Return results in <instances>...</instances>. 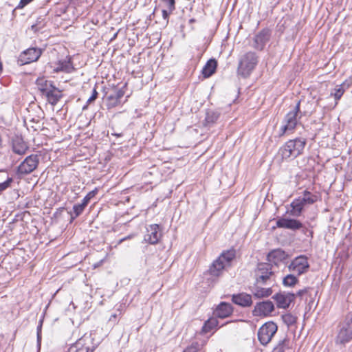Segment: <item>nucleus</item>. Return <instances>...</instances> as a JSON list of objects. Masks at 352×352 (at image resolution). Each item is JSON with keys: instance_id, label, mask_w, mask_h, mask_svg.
<instances>
[{"instance_id": "obj_1", "label": "nucleus", "mask_w": 352, "mask_h": 352, "mask_svg": "<svg viewBox=\"0 0 352 352\" xmlns=\"http://www.w3.org/2000/svg\"><path fill=\"white\" fill-rule=\"evenodd\" d=\"M300 100L292 107L291 110L285 116L282 125L279 129V136L289 135L294 132L300 119L302 117V112L300 109Z\"/></svg>"}, {"instance_id": "obj_2", "label": "nucleus", "mask_w": 352, "mask_h": 352, "mask_svg": "<svg viewBox=\"0 0 352 352\" xmlns=\"http://www.w3.org/2000/svg\"><path fill=\"white\" fill-rule=\"evenodd\" d=\"M306 144L307 140L304 138L289 140L280 148L279 153L283 159L296 157L302 153Z\"/></svg>"}, {"instance_id": "obj_3", "label": "nucleus", "mask_w": 352, "mask_h": 352, "mask_svg": "<svg viewBox=\"0 0 352 352\" xmlns=\"http://www.w3.org/2000/svg\"><path fill=\"white\" fill-rule=\"evenodd\" d=\"M235 257L233 250L223 252L210 266L208 273L212 277H219L223 272L231 265V262Z\"/></svg>"}, {"instance_id": "obj_4", "label": "nucleus", "mask_w": 352, "mask_h": 352, "mask_svg": "<svg viewBox=\"0 0 352 352\" xmlns=\"http://www.w3.org/2000/svg\"><path fill=\"white\" fill-rule=\"evenodd\" d=\"M352 340V311L347 313L338 325L336 343L345 344Z\"/></svg>"}, {"instance_id": "obj_5", "label": "nucleus", "mask_w": 352, "mask_h": 352, "mask_svg": "<svg viewBox=\"0 0 352 352\" xmlns=\"http://www.w3.org/2000/svg\"><path fill=\"white\" fill-rule=\"evenodd\" d=\"M258 63V57L256 53L248 52L243 54L239 63L237 73L243 78L248 77Z\"/></svg>"}, {"instance_id": "obj_6", "label": "nucleus", "mask_w": 352, "mask_h": 352, "mask_svg": "<svg viewBox=\"0 0 352 352\" xmlns=\"http://www.w3.org/2000/svg\"><path fill=\"white\" fill-rule=\"evenodd\" d=\"M274 273L272 269V265L267 263L258 264L255 271L256 282L257 284H271L274 282Z\"/></svg>"}, {"instance_id": "obj_7", "label": "nucleus", "mask_w": 352, "mask_h": 352, "mask_svg": "<svg viewBox=\"0 0 352 352\" xmlns=\"http://www.w3.org/2000/svg\"><path fill=\"white\" fill-rule=\"evenodd\" d=\"M276 226L277 228L287 229L292 231L302 230V232L305 234H307V233L309 232L310 237H313V232L305 228L302 223L296 219L280 218L276 221Z\"/></svg>"}, {"instance_id": "obj_8", "label": "nucleus", "mask_w": 352, "mask_h": 352, "mask_svg": "<svg viewBox=\"0 0 352 352\" xmlns=\"http://www.w3.org/2000/svg\"><path fill=\"white\" fill-rule=\"evenodd\" d=\"M278 330L277 325L272 321L263 324L258 331V339L261 344L267 345Z\"/></svg>"}, {"instance_id": "obj_9", "label": "nucleus", "mask_w": 352, "mask_h": 352, "mask_svg": "<svg viewBox=\"0 0 352 352\" xmlns=\"http://www.w3.org/2000/svg\"><path fill=\"white\" fill-rule=\"evenodd\" d=\"M289 270L296 276H300L309 270V264L308 258L304 255H300L294 258L288 266Z\"/></svg>"}, {"instance_id": "obj_10", "label": "nucleus", "mask_w": 352, "mask_h": 352, "mask_svg": "<svg viewBox=\"0 0 352 352\" xmlns=\"http://www.w3.org/2000/svg\"><path fill=\"white\" fill-rule=\"evenodd\" d=\"M39 163V157L37 155L28 156L18 166L17 173L20 175H28L33 172Z\"/></svg>"}, {"instance_id": "obj_11", "label": "nucleus", "mask_w": 352, "mask_h": 352, "mask_svg": "<svg viewBox=\"0 0 352 352\" xmlns=\"http://www.w3.org/2000/svg\"><path fill=\"white\" fill-rule=\"evenodd\" d=\"M42 54V50L36 47H30L23 51L19 56V61L23 65L36 61Z\"/></svg>"}, {"instance_id": "obj_12", "label": "nucleus", "mask_w": 352, "mask_h": 352, "mask_svg": "<svg viewBox=\"0 0 352 352\" xmlns=\"http://www.w3.org/2000/svg\"><path fill=\"white\" fill-rule=\"evenodd\" d=\"M274 310V305L270 300H266L256 303L253 315L255 316H268Z\"/></svg>"}, {"instance_id": "obj_13", "label": "nucleus", "mask_w": 352, "mask_h": 352, "mask_svg": "<svg viewBox=\"0 0 352 352\" xmlns=\"http://www.w3.org/2000/svg\"><path fill=\"white\" fill-rule=\"evenodd\" d=\"M296 294L290 292H280L273 296L278 308L286 309L295 299Z\"/></svg>"}, {"instance_id": "obj_14", "label": "nucleus", "mask_w": 352, "mask_h": 352, "mask_svg": "<svg viewBox=\"0 0 352 352\" xmlns=\"http://www.w3.org/2000/svg\"><path fill=\"white\" fill-rule=\"evenodd\" d=\"M146 232L144 240L151 244L157 243L162 236V232L157 224L150 225L146 228Z\"/></svg>"}, {"instance_id": "obj_15", "label": "nucleus", "mask_w": 352, "mask_h": 352, "mask_svg": "<svg viewBox=\"0 0 352 352\" xmlns=\"http://www.w3.org/2000/svg\"><path fill=\"white\" fill-rule=\"evenodd\" d=\"M271 36V32L269 29H263L259 32L254 39V47L262 50Z\"/></svg>"}, {"instance_id": "obj_16", "label": "nucleus", "mask_w": 352, "mask_h": 352, "mask_svg": "<svg viewBox=\"0 0 352 352\" xmlns=\"http://www.w3.org/2000/svg\"><path fill=\"white\" fill-rule=\"evenodd\" d=\"M42 96L46 98L50 104L54 106L62 98L63 94L62 91L54 85L52 87V89H50Z\"/></svg>"}, {"instance_id": "obj_17", "label": "nucleus", "mask_w": 352, "mask_h": 352, "mask_svg": "<svg viewBox=\"0 0 352 352\" xmlns=\"http://www.w3.org/2000/svg\"><path fill=\"white\" fill-rule=\"evenodd\" d=\"M287 258L286 252L280 249H276L271 251L267 256L268 263L272 265H277L279 262L285 260Z\"/></svg>"}, {"instance_id": "obj_18", "label": "nucleus", "mask_w": 352, "mask_h": 352, "mask_svg": "<svg viewBox=\"0 0 352 352\" xmlns=\"http://www.w3.org/2000/svg\"><path fill=\"white\" fill-rule=\"evenodd\" d=\"M124 95L122 89H115L113 93L107 97V106L108 109L113 108L120 104V100Z\"/></svg>"}, {"instance_id": "obj_19", "label": "nucleus", "mask_w": 352, "mask_h": 352, "mask_svg": "<svg viewBox=\"0 0 352 352\" xmlns=\"http://www.w3.org/2000/svg\"><path fill=\"white\" fill-rule=\"evenodd\" d=\"M232 300L234 303L242 307H250L252 304L251 295L245 293L233 295Z\"/></svg>"}, {"instance_id": "obj_20", "label": "nucleus", "mask_w": 352, "mask_h": 352, "mask_svg": "<svg viewBox=\"0 0 352 352\" xmlns=\"http://www.w3.org/2000/svg\"><path fill=\"white\" fill-rule=\"evenodd\" d=\"M305 205L301 201V199L297 198L293 200L290 204L291 210H287V213L291 216L298 217L302 214Z\"/></svg>"}, {"instance_id": "obj_21", "label": "nucleus", "mask_w": 352, "mask_h": 352, "mask_svg": "<svg viewBox=\"0 0 352 352\" xmlns=\"http://www.w3.org/2000/svg\"><path fill=\"white\" fill-rule=\"evenodd\" d=\"M28 148L27 144L21 138L16 136L12 140V150L15 153L21 155H24Z\"/></svg>"}, {"instance_id": "obj_22", "label": "nucleus", "mask_w": 352, "mask_h": 352, "mask_svg": "<svg viewBox=\"0 0 352 352\" xmlns=\"http://www.w3.org/2000/svg\"><path fill=\"white\" fill-rule=\"evenodd\" d=\"M232 313V305L229 303L221 302L216 309L214 315L219 318H225Z\"/></svg>"}, {"instance_id": "obj_23", "label": "nucleus", "mask_w": 352, "mask_h": 352, "mask_svg": "<svg viewBox=\"0 0 352 352\" xmlns=\"http://www.w3.org/2000/svg\"><path fill=\"white\" fill-rule=\"evenodd\" d=\"M36 85L42 95L47 92L50 89H52V87L54 86L52 81L47 80L44 77L38 78L36 80Z\"/></svg>"}, {"instance_id": "obj_24", "label": "nucleus", "mask_w": 352, "mask_h": 352, "mask_svg": "<svg viewBox=\"0 0 352 352\" xmlns=\"http://www.w3.org/2000/svg\"><path fill=\"white\" fill-rule=\"evenodd\" d=\"M217 63L214 59H210L202 69V74L205 78L212 76L216 70Z\"/></svg>"}, {"instance_id": "obj_25", "label": "nucleus", "mask_w": 352, "mask_h": 352, "mask_svg": "<svg viewBox=\"0 0 352 352\" xmlns=\"http://www.w3.org/2000/svg\"><path fill=\"white\" fill-rule=\"evenodd\" d=\"M350 84H346L345 82L338 85L334 88L333 91L331 93V95L333 96L336 100H338L344 93L345 89L348 88Z\"/></svg>"}, {"instance_id": "obj_26", "label": "nucleus", "mask_w": 352, "mask_h": 352, "mask_svg": "<svg viewBox=\"0 0 352 352\" xmlns=\"http://www.w3.org/2000/svg\"><path fill=\"white\" fill-rule=\"evenodd\" d=\"M0 176L3 179H6L3 182H0V192H2L10 186L13 179L9 176L7 172H0Z\"/></svg>"}, {"instance_id": "obj_27", "label": "nucleus", "mask_w": 352, "mask_h": 352, "mask_svg": "<svg viewBox=\"0 0 352 352\" xmlns=\"http://www.w3.org/2000/svg\"><path fill=\"white\" fill-rule=\"evenodd\" d=\"M218 325L217 319L215 318H210L207 321L205 322L203 327L202 331L204 333H208L212 331L213 329L217 327Z\"/></svg>"}, {"instance_id": "obj_28", "label": "nucleus", "mask_w": 352, "mask_h": 352, "mask_svg": "<svg viewBox=\"0 0 352 352\" xmlns=\"http://www.w3.org/2000/svg\"><path fill=\"white\" fill-rule=\"evenodd\" d=\"M302 202L305 206L307 204H313L316 201V196L312 195L310 192L305 190L302 197H299Z\"/></svg>"}, {"instance_id": "obj_29", "label": "nucleus", "mask_w": 352, "mask_h": 352, "mask_svg": "<svg viewBox=\"0 0 352 352\" xmlns=\"http://www.w3.org/2000/svg\"><path fill=\"white\" fill-rule=\"evenodd\" d=\"M272 293V290L271 288H261L256 287L254 289V295L256 298H264L270 296Z\"/></svg>"}, {"instance_id": "obj_30", "label": "nucleus", "mask_w": 352, "mask_h": 352, "mask_svg": "<svg viewBox=\"0 0 352 352\" xmlns=\"http://www.w3.org/2000/svg\"><path fill=\"white\" fill-rule=\"evenodd\" d=\"M219 118V114L214 111H208L206 112L205 124L206 125H210L214 124Z\"/></svg>"}, {"instance_id": "obj_31", "label": "nucleus", "mask_w": 352, "mask_h": 352, "mask_svg": "<svg viewBox=\"0 0 352 352\" xmlns=\"http://www.w3.org/2000/svg\"><path fill=\"white\" fill-rule=\"evenodd\" d=\"M54 70L56 72H70L72 70V65L69 61L63 60L59 61L58 63V67L54 68Z\"/></svg>"}, {"instance_id": "obj_32", "label": "nucleus", "mask_w": 352, "mask_h": 352, "mask_svg": "<svg viewBox=\"0 0 352 352\" xmlns=\"http://www.w3.org/2000/svg\"><path fill=\"white\" fill-rule=\"evenodd\" d=\"M298 282V280L297 277L295 276V274L293 273V274H288L287 275L283 280V283L285 286L288 287H292L294 286Z\"/></svg>"}, {"instance_id": "obj_33", "label": "nucleus", "mask_w": 352, "mask_h": 352, "mask_svg": "<svg viewBox=\"0 0 352 352\" xmlns=\"http://www.w3.org/2000/svg\"><path fill=\"white\" fill-rule=\"evenodd\" d=\"M85 207H86V206L83 205L82 203L78 204H75L73 206V211H74V215L71 214L72 219H74L75 218H76L79 215H80L82 213V212L84 211Z\"/></svg>"}, {"instance_id": "obj_34", "label": "nucleus", "mask_w": 352, "mask_h": 352, "mask_svg": "<svg viewBox=\"0 0 352 352\" xmlns=\"http://www.w3.org/2000/svg\"><path fill=\"white\" fill-rule=\"evenodd\" d=\"M282 320L286 325L289 327L296 323V317L293 316L292 314L288 313L282 316Z\"/></svg>"}, {"instance_id": "obj_35", "label": "nucleus", "mask_w": 352, "mask_h": 352, "mask_svg": "<svg viewBox=\"0 0 352 352\" xmlns=\"http://www.w3.org/2000/svg\"><path fill=\"white\" fill-rule=\"evenodd\" d=\"M97 192V189H95L91 192H89L82 199V203L83 205H85L86 206L89 204L90 199L93 198Z\"/></svg>"}, {"instance_id": "obj_36", "label": "nucleus", "mask_w": 352, "mask_h": 352, "mask_svg": "<svg viewBox=\"0 0 352 352\" xmlns=\"http://www.w3.org/2000/svg\"><path fill=\"white\" fill-rule=\"evenodd\" d=\"M82 345L80 340L75 343V344L70 346L69 349V352H80L84 351L82 349H79V346Z\"/></svg>"}, {"instance_id": "obj_37", "label": "nucleus", "mask_w": 352, "mask_h": 352, "mask_svg": "<svg viewBox=\"0 0 352 352\" xmlns=\"http://www.w3.org/2000/svg\"><path fill=\"white\" fill-rule=\"evenodd\" d=\"M164 7L168 9H175V0H162Z\"/></svg>"}, {"instance_id": "obj_38", "label": "nucleus", "mask_w": 352, "mask_h": 352, "mask_svg": "<svg viewBox=\"0 0 352 352\" xmlns=\"http://www.w3.org/2000/svg\"><path fill=\"white\" fill-rule=\"evenodd\" d=\"M98 91H96V88H94L93 91H92V94L91 96L88 98L87 101V104H91L98 97Z\"/></svg>"}, {"instance_id": "obj_39", "label": "nucleus", "mask_w": 352, "mask_h": 352, "mask_svg": "<svg viewBox=\"0 0 352 352\" xmlns=\"http://www.w3.org/2000/svg\"><path fill=\"white\" fill-rule=\"evenodd\" d=\"M174 9H168V8H164L162 10V16L164 18V19L166 20L168 19L169 15L170 14V13L173 12Z\"/></svg>"}, {"instance_id": "obj_40", "label": "nucleus", "mask_w": 352, "mask_h": 352, "mask_svg": "<svg viewBox=\"0 0 352 352\" xmlns=\"http://www.w3.org/2000/svg\"><path fill=\"white\" fill-rule=\"evenodd\" d=\"M32 1L33 0H21L16 8L22 9Z\"/></svg>"}, {"instance_id": "obj_41", "label": "nucleus", "mask_w": 352, "mask_h": 352, "mask_svg": "<svg viewBox=\"0 0 352 352\" xmlns=\"http://www.w3.org/2000/svg\"><path fill=\"white\" fill-rule=\"evenodd\" d=\"M310 289H311L310 287H306L302 289H300L297 292L296 296L302 297L305 294H308L309 292Z\"/></svg>"}, {"instance_id": "obj_42", "label": "nucleus", "mask_w": 352, "mask_h": 352, "mask_svg": "<svg viewBox=\"0 0 352 352\" xmlns=\"http://www.w3.org/2000/svg\"><path fill=\"white\" fill-rule=\"evenodd\" d=\"M184 352H197V348L195 346L188 347Z\"/></svg>"}, {"instance_id": "obj_43", "label": "nucleus", "mask_w": 352, "mask_h": 352, "mask_svg": "<svg viewBox=\"0 0 352 352\" xmlns=\"http://www.w3.org/2000/svg\"><path fill=\"white\" fill-rule=\"evenodd\" d=\"M131 237H132V236H131V235H129V236H126V237H124V238H122V239H120V240H119V241H118V244H120V243H122L123 241H126V240H127V239H131Z\"/></svg>"}, {"instance_id": "obj_44", "label": "nucleus", "mask_w": 352, "mask_h": 352, "mask_svg": "<svg viewBox=\"0 0 352 352\" xmlns=\"http://www.w3.org/2000/svg\"><path fill=\"white\" fill-rule=\"evenodd\" d=\"M283 351H284V350H283V346H279L275 348L274 350V352H283Z\"/></svg>"}, {"instance_id": "obj_45", "label": "nucleus", "mask_w": 352, "mask_h": 352, "mask_svg": "<svg viewBox=\"0 0 352 352\" xmlns=\"http://www.w3.org/2000/svg\"><path fill=\"white\" fill-rule=\"evenodd\" d=\"M42 321L40 322V324L37 327V332L41 333Z\"/></svg>"}, {"instance_id": "obj_46", "label": "nucleus", "mask_w": 352, "mask_h": 352, "mask_svg": "<svg viewBox=\"0 0 352 352\" xmlns=\"http://www.w3.org/2000/svg\"><path fill=\"white\" fill-rule=\"evenodd\" d=\"M94 348L90 349L89 347L85 348V352H94Z\"/></svg>"}, {"instance_id": "obj_47", "label": "nucleus", "mask_w": 352, "mask_h": 352, "mask_svg": "<svg viewBox=\"0 0 352 352\" xmlns=\"http://www.w3.org/2000/svg\"><path fill=\"white\" fill-rule=\"evenodd\" d=\"M41 339V333L37 332V340L39 342Z\"/></svg>"}, {"instance_id": "obj_48", "label": "nucleus", "mask_w": 352, "mask_h": 352, "mask_svg": "<svg viewBox=\"0 0 352 352\" xmlns=\"http://www.w3.org/2000/svg\"><path fill=\"white\" fill-rule=\"evenodd\" d=\"M116 318V314H113L111 316L109 320H112V318Z\"/></svg>"}]
</instances>
